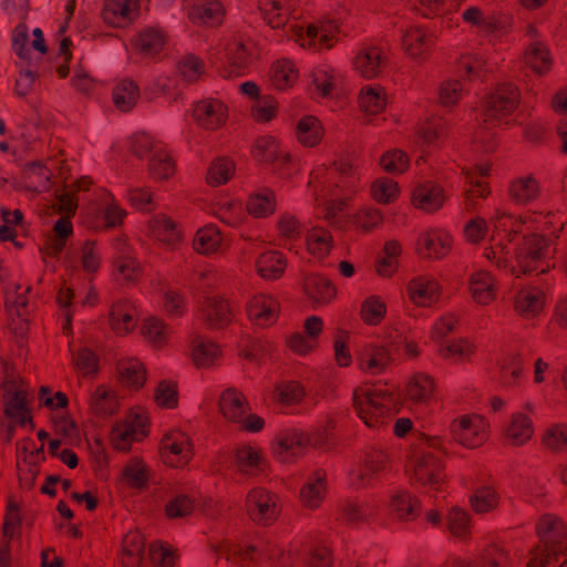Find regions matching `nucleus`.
<instances>
[{
  "mask_svg": "<svg viewBox=\"0 0 567 567\" xmlns=\"http://www.w3.org/2000/svg\"><path fill=\"white\" fill-rule=\"evenodd\" d=\"M279 313V303L271 296L259 293L247 303V315L251 322L260 327L272 324Z\"/></svg>",
  "mask_w": 567,
  "mask_h": 567,
  "instance_id": "22",
  "label": "nucleus"
},
{
  "mask_svg": "<svg viewBox=\"0 0 567 567\" xmlns=\"http://www.w3.org/2000/svg\"><path fill=\"white\" fill-rule=\"evenodd\" d=\"M288 37L290 40L298 43L301 48L320 50L322 48H331L333 45V38L330 37L326 30L320 29L316 24L291 25L289 28Z\"/></svg>",
  "mask_w": 567,
  "mask_h": 567,
  "instance_id": "20",
  "label": "nucleus"
},
{
  "mask_svg": "<svg viewBox=\"0 0 567 567\" xmlns=\"http://www.w3.org/2000/svg\"><path fill=\"white\" fill-rule=\"evenodd\" d=\"M535 427L532 417L524 412H514L504 431V439L508 445L520 447L533 439Z\"/></svg>",
  "mask_w": 567,
  "mask_h": 567,
  "instance_id": "23",
  "label": "nucleus"
},
{
  "mask_svg": "<svg viewBox=\"0 0 567 567\" xmlns=\"http://www.w3.org/2000/svg\"><path fill=\"white\" fill-rule=\"evenodd\" d=\"M540 443L551 454H566L567 424L554 423L547 426L542 434Z\"/></svg>",
  "mask_w": 567,
  "mask_h": 567,
  "instance_id": "47",
  "label": "nucleus"
},
{
  "mask_svg": "<svg viewBox=\"0 0 567 567\" xmlns=\"http://www.w3.org/2000/svg\"><path fill=\"white\" fill-rule=\"evenodd\" d=\"M476 352L477 344L470 338H455L439 348L441 358L456 362L471 361Z\"/></svg>",
  "mask_w": 567,
  "mask_h": 567,
  "instance_id": "36",
  "label": "nucleus"
},
{
  "mask_svg": "<svg viewBox=\"0 0 567 567\" xmlns=\"http://www.w3.org/2000/svg\"><path fill=\"white\" fill-rule=\"evenodd\" d=\"M551 252L550 240L538 234L523 237L516 246V261L519 262L524 275L532 272L545 274L553 266L548 261Z\"/></svg>",
  "mask_w": 567,
  "mask_h": 567,
  "instance_id": "3",
  "label": "nucleus"
},
{
  "mask_svg": "<svg viewBox=\"0 0 567 567\" xmlns=\"http://www.w3.org/2000/svg\"><path fill=\"white\" fill-rule=\"evenodd\" d=\"M287 267L286 258L279 251L262 252L256 260V270L258 275L266 280H276L280 278Z\"/></svg>",
  "mask_w": 567,
  "mask_h": 567,
  "instance_id": "39",
  "label": "nucleus"
},
{
  "mask_svg": "<svg viewBox=\"0 0 567 567\" xmlns=\"http://www.w3.org/2000/svg\"><path fill=\"white\" fill-rule=\"evenodd\" d=\"M148 478V468L138 457L131 458L123 467L122 481L128 487L143 489L146 487Z\"/></svg>",
  "mask_w": 567,
  "mask_h": 567,
  "instance_id": "53",
  "label": "nucleus"
},
{
  "mask_svg": "<svg viewBox=\"0 0 567 567\" xmlns=\"http://www.w3.org/2000/svg\"><path fill=\"white\" fill-rule=\"evenodd\" d=\"M464 85L461 81L444 80L437 87V102L443 109L453 110L464 95Z\"/></svg>",
  "mask_w": 567,
  "mask_h": 567,
  "instance_id": "56",
  "label": "nucleus"
},
{
  "mask_svg": "<svg viewBox=\"0 0 567 567\" xmlns=\"http://www.w3.org/2000/svg\"><path fill=\"white\" fill-rule=\"evenodd\" d=\"M118 381L126 388L138 390L146 382V369L137 359H124L117 363Z\"/></svg>",
  "mask_w": 567,
  "mask_h": 567,
  "instance_id": "38",
  "label": "nucleus"
},
{
  "mask_svg": "<svg viewBox=\"0 0 567 567\" xmlns=\"http://www.w3.org/2000/svg\"><path fill=\"white\" fill-rule=\"evenodd\" d=\"M166 43V37L157 29H147L138 34L135 41L137 51L145 56L161 52Z\"/></svg>",
  "mask_w": 567,
  "mask_h": 567,
  "instance_id": "57",
  "label": "nucleus"
},
{
  "mask_svg": "<svg viewBox=\"0 0 567 567\" xmlns=\"http://www.w3.org/2000/svg\"><path fill=\"white\" fill-rule=\"evenodd\" d=\"M246 509L254 522L264 526L272 525L281 512L279 497L264 487H254L248 492Z\"/></svg>",
  "mask_w": 567,
  "mask_h": 567,
  "instance_id": "5",
  "label": "nucleus"
},
{
  "mask_svg": "<svg viewBox=\"0 0 567 567\" xmlns=\"http://www.w3.org/2000/svg\"><path fill=\"white\" fill-rule=\"evenodd\" d=\"M136 322L137 311L131 302L121 300L111 307L110 324L117 336H126L133 331Z\"/></svg>",
  "mask_w": 567,
  "mask_h": 567,
  "instance_id": "30",
  "label": "nucleus"
},
{
  "mask_svg": "<svg viewBox=\"0 0 567 567\" xmlns=\"http://www.w3.org/2000/svg\"><path fill=\"white\" fill-rule=\"evenodd\" d=\"M140 99V89L131 80L121 81L113 90V102L121 112L131 111Z\"/></svg>",
  "mask_w": 567,
  "mask_h": 567,
  "instance_id": "54",
  "label": "nucleus"
},
{
  "mask_svg": "<svg viewBox=\"0 0 567 567\" xmlns=\"http://www.w3.org/2000/svg\"><path fill=\"white\" fill-rule=\"evenodd\" d=\"M449 431L455 443L468 450L482 446L487 439L486 422L478 414H464L453 419Z\"/></svg>",
  "mask_w": 567,
  "mask_h": 567,
  "instance_id": "4",
  "label": "nucleus"
},
{
  "mask_svg": "<svg viewBox=\"0 0 567 567\" xmlns=\"http://www.w3.org/2000/svg\"><path fill=\"white\" fill-rule=\"evenodd\" d=\"M236 173L235 162L226 156L216 157L212 161L206 173V183L212 187H219L227 184Z\"/></svg>",
  "mask_w": 567,
  "mask_h": 567,
  "instance_id": "45",
  "label": "nucleus"
},
{
  "mask_svg": "<svg viewBox=\"0 0 567 567\" xmlns=\"http://www.w3.org/2000/svg\"><path fill=\"white\" fill-rule=\"evenodd\" d=\"M147 417L142 413H131L111 431V443L120 452H127L133 442L147 435Z\"/></svg>",
  "mask_w": 567,
  "mask_h": 567,
  "instance_id": "7",
  "label": "nucleus"
},
{
  "mask_svg": "<svg viewBox=\"0 0 567 567\" xmlns=\"http://www.w3.org/2000/svg\"><path fill=\"white\" fill-rule=\"evenodd\" d=\"M193 117L198 127L208 132H215L226 124L228 109L219 100L205 99L195 104Z\"/></svg>",
  "mask_w": 567,
  "mask_h": 567,
  "instance_id": "15",
  "label": "nucleus"
},
{
  "mask_svg": "<svg viewBox=\"0 0 567 567\" xmlns=\"http://www.w3.org/2000/svg\"><path fill=\"white\" fill-rule=\"evenodd\" d=\"M545 306L546 293L538 286H523L513 297V310L525 320H533L540 316Z\"/></svg>",
  "mask_w": 567,
  "mask_h": 567,
  "instance_id": "14",
  "label": "nucleus"
},
{
  "mask_svg": "<svg viewBox=\"0 0 567 567\" xmlns=\"http://www.w3.org/2000/svg\"><path fill=\"white\" fill-rule=\"evenodd\" d=\"M327 494V473L323 470L312 472L302 485L299 499L307 509H318Z\"/></svg>",
  "mask_w": 567,
  "mask_h": 567,
  "instance_id": "21",
  "label": "nucleus"
},
{
  "mask_svg": "<svg viewBox=\"0 0 567 567\" xmlns=\"http://www.w3.org/2000/svg\"><path fill=\"white\" fill-rule=\"evenodd\" d=\"M445 200L446 196L443 187L433 182H425L415 186L411 195L412 206L425 213L439 210Z\"/></svg>",
  "mask_w": 567,
  "mask_h": 567,
  "instance_id": "19",
  "label": "nucleus"
},
{
  "mask_svg": "<svg viewBox=\"0 0 567 567\" xmlns=\"http://www.w3.org/2000/svg\"><path fill=\"white\" fill-rule=\"evenodd\" d=\"M370 194L377 203L389 205L398 199L400 195V188L395 181L388 177H382L375 179L371 184Z\"/></svg>",
  "mask_w": 567,
  "mask_h": 567,
  "instance_id": "60",
  "label": "nucleus"
},
{
  "mask_svg": "<svg viewBox=\"0 0 567 567\" xmlns=\"http://www.w3.org/2000/svg\"><path fill=\"white\" fill-rule=\"evenodd\" d=\"M145 540L138 530L128 532L122 542V563L125 567H140L143 560Z\"/></svg>",
  "mask_w": 567,
  "mask_h": 567,
  "instance_id": "41",
  "label": "nucleus"
},
{
  "mask_svg": "<svg viewBox=\"0 0 567 567\" xmlns=\"http://www.w3.org/2000/svg\"><path fill=\"white\" fill-rule=\"evenodd\" d=\"M161 451L165 463L172 467H184L193 457L189 436L178 430L169 431L163 436Z\"/></svg>",
  "mask_w": 567,
  "mask_h": 567,
  "instance_id": "11",
  "label": "nucleus"
},
{
  "mask_svg": "<svg viewBox=\"0 0 567 567\" xmlns=\"http://www.w3.org/2000/svg\"><path fill=\"white\" fill-rule=\"evenodd\" d=\"M266 22L274 29L286 24L289 18L288 0H258Z\"/></svg>",
  "mask_w": 567,
  "mask_h": 567,
  "instance_id": "50",
  "label": "nucleus"
},
{
  "mask_svg": "<svg viewBox=\"0 0 567 567\" xmlns=\"http://www.w3.org/2000/svg\"><path fill=\"white\" fill-rule=\"evenodd\" d=\"M141 332L144 339L153 348L157 349L167 346L171 337L169 327L162 319L156 317L145 319L142 323Z\"/></svg>",
  "mask_w": 567,
  "mask_h": 567,
  "instance_id": "46",
  "label": "nucleus"
},
{
  "mask_svg": "<svg viewBox=\"0 0 567 567\" xmlns=\"http://www.w3.org/2000/svg\"><path fill=\"white\" fill-rule=\"evenodd\" d=\"M442 285L430 275H419L410 279L406 284L408 299L417 308H431L436 305L442 297Z\"/></svg>",
  "mask_w": 567,
  "mask_h": 567,
  "instance_id": "10",
  "label": "nucleus"
},
{
  "mask_svg": "<svg viewBox=\"0 0 567 567\" xmlns=\"http://www.w3.org/2000/svg\"><path fill=\"white\" fill-rule=\"evenodd\" d=\"M138 0H105L102 10L103 21L115 28H123L132 21V13L137 10Z\"/></svg>",
  "mask_w": 567,
  "mask_h": 567,
  "instance_id": "29",
  "label": "nucleus"
},
{
  "mask_svg": "<svg viewBox=\"0 0 567 567\" xmlns=\"http://www.w3.org/2000/svg\"><path fill=\"white\" fill-rule=\"evenodd\" d=\"M176 164L164 150H157L148 161V173L153 179L164 182L175 175Z\"/></svg>",
  "mask_w": 567,
  "mask_h": 567,
  "instance_id": "51",
  "label": "nucleus"
},
{
  "mask_svg": "<svg viewBox=\"0 0 567 567\" xmlns=\"http://www.w3.org/2000/svg\"><path fill=\"white\" fill-rule=\"evenodd\" d=\"M25 400L27 393L23 390L16 389L14 383L11 382L7 391L4 413L7 416L16 419L21 425L31 422Z\"/></svg>",
  "mask_w": 567,
  "mask_h": 567,
  "instance_id": "40",
  "label": "nucleus"
},
{
  "mask_svg": "<svg viewBox=\"0 0 567 567\" xmlns=\"http://www.w3.org/2000/svg\"><path fill=\"white\" fill-rule=\"evenodd\" d=\"M392 393L381 389L358 386L352 393V406L367 427L379 430L391 417Z\"/></svg>",
  "mask_w": 567,
  "mask_h": 567,
  "instance_id": "1",
  "label": "nucleus"
},
{
  "mask_svg": "<svg viewBox=\"0 0 567 567\" xmlns=\"http://www.w3.org/2000/svg\"><path fill=\"white\" fill-rule=\"evenodd\" d=\"M384 55L377 47L359 50L353 59V69L362 78L372 80L380 75Z\"/></svg>",
  "mask_w": 567,
  "mask_h": 567,
  "instance_id": "28",
  "label": "nucleus"
},
{
  "mask_svg": "<svg viewBox=\"0 0 567 567\" xmlns=\"http://www.w3.org/2000/svg\"><path fill=\"white\" fill-rule=\"evenodd\" d=\"M218 410L226 421L237 424L243 431L258 433L265 426L262 417L250 413L246 395L235 388H227L220 393Z\"/></svg>",
  "mask_w": 567,
  "mask_h": 567,
  "instance_id": "2",
  "label": "nucleus"
},
{
  "mask_svg": "<svg viewBox=\"0 0 567 567\" xmlns=\"http://www.w3.org/2000/svg\"><path fill=\"white\" fill-rule=\"evenodd\" d=\"M519 104L518 89L513 84L498 85L485 99L484 122L495 124L511 115Z\"/></svg>",
  "mask_w": 567,
  "mask_h": 567,
  "instance_id": "6",
  "label": "nucleus"
},
{
  "mask_svg": "<svg viewBox=\"0 0 567 567\" xmlns=\"http://www.w3.org/2000/svg\"><path fill=\"white\" fill-rule=\"evenodd\" d=\"M298 79V71L292 61L282 59L277 61L271 69L272 85L279 90L292 86Z\"/></svg>",
  "mask_w": 567,
  "mask_h": 567,
  "instance_id": "58",
  "label": "nucleus"
},
{
  "mask_svg": "<svg viewBox=\"0 0 567 567\" xmlns=\"http://www.w3.org/2000/svg\"><path fill=\"white\" fill-rule=\"evenodd\" d=\"M435 391L434 379L423 372L414 373L404 389L405 400L414 405H426Z\"/></svg>",
  "mask_w": 567,
  "mask_h": 567,
  "instance_id": "27",
  "label": "nucleus"
},
{
  "mask_svg": "<svg viewBox=\"0 0 567 567\" xmlns=\"http://www.w3.org/2000/svg\"><path fill=\"white\" fill-rule=\"evenodd\" d=\"M432 43V35L426 30L416 25L406 29L402 38L404 52L415 61L426 59Z\"/></svg>",
  "mask_w": 567,
  "mask_h": 567,
  "instance_id": "26",
  "label": "nucleus"
},
{
  "mask_svg": "<svg viewBox=\"0 0 567 567\" xmlns=\"http://www.w3.org/2000/svg\"><path fill=\"white\" fill-rule=\"evenodd\" d=\"M470 506L478 515H486L495 512L501 504V495L492 485L477 487L470 496Z\"/></svg>",
  "mask_w": 567,
  "mask_h": 567,
  "instance_id": "37",
  "label": "nucleus"
},
{
  "mask_svg": "<svg viewBox=\"0 0 567 567\" xmlns=\"http://www.w3.org/2000/svg\"><path fill=\"white\" fill-rule=\"evenodd\" d=\"M223 235L215 226L199 228L193 239V248L200 255L217 254L221 249Z\"/></svg>",
  "mask_w": 567,
  "mask_h": 567,
  "instance_id": "43",
  "label": "nucleus"
},
{
  "mask_svg": "<svg viewBox=\"0 0 567 567\" xmlns=\"http://www.w3.org/2000/svg\"><path fill=\"white\" fill-rule=\"evenodd\" d=\"M303 290L315 306L328 305L337 296V289L332 282L319 275L306 277Z\"/></svg>",
  "mask_w": 567,
  "mask_h": 567,
  "instance_id": "32",
  "label": "nucleus"
},
{
  "mask_svg": "<svg viewBox=\"0 0 567 567\" xmlns=\"http://www.w3.org/2000/svg\"><path fill=\"white\" fill-rule=\"evenodd\" d=\"M324 127L322 122L312 115L302 116L296 125V138L305 147L318 146L323 136Z\"/></svg>",
  "mask_w": 567,
  "mask_h": 567,
  "instance_id": "35",
  "label": "nucleus"
},
{
  "mask_svg": "<svg viewBox=\"0 0 567 567\" xmlns=\"http://www.w3.org/2000/svg\"><path fill=\"white\" fill-rule=\"evenodd\" d=\"M235 464L237 470L245 475H256L265 466L262 451L250 444H243L235 451Z\"/></svg>",
  "mask_w": 567,
  "mask_h": 567,
  "instance_id": "34",
  "label": "nucleus"
},
{
  "mask_svg": "<svg viewBox=\"0 0 567 567\" xmlns=\"http://www.w3.org/2000/svg\"><path fill=\"white\" fill-rule=\"evenodd\" d=\"M386 315V305L378 296H370L361 305L360 318L369 326H378Z\"/></svg>",
  "mask_w": 567,
  "mask_h": 567,
  "instance_id": "61",
  "label": "nucleus"
},
{
  "mask_svg": "<svg viewBox=\"0 0 567 567\" xmlns=\"http://www.w3.org/2000/svg\"><path fill=\"white\" fill-rule=\"evenodd\" d=\"M419 501L406 492L393 495L391 508L401 520H411L416 517Z\"/></svg>",
  "mask_w": 567,
  "mask_h": 567,
  "instance_id": "64",
  "label": "nucleus"
},
{
  "mask_svg": "<svg viewBox=\"0 0 567 567\" xmlns=\"http://www.w3.org/2000/svg\"><path fill=\"white\" fill-rule=\"evenodd\" d=\"M391 462V456L386 450L373 449L364 456L363 464L359 471L358 478L362 484H368L372 480L386 471Z\"/></svg>",
  "mask_w": 567,
  "mask_h": 567,
  "instance_id": "33",
  "label": "nucleus"
},
{
  "mask_svg": "<svg viewBox=\"0 0 567 567\" xmlns=\"http://www.w3.org/2000/svg\"><path fill=\"white\" fill-rule=\"evenodd\" d=\"M224 352L219 343L204 337L194 334L189 342V359L197 370H210L216 368L223 359Z\"/></svg>",
  "mask_w": 567,
  "mask_h": 567,
  "instance_id": "13",
  "label": "nucleus"
},
{
  "mask_svg": "<svg viewBox=\"0 0 567 567\" xmlns=\"http://www.w3.org/2000/svg\"><path fill=\"white\" fill-rule=\"evenodd\" d=\"M332 248V235L322 227H313L307 235V249L318 258L327 256Z\"/></svg>",
  "mask_w": 567,
  "mask_h": 567,
  "instance_id": "59",
  "label": "nucleus"
},
{
  "mask_svg": "<svg viewBox=\"0 0 567 567\" xmlns=\"http://www.w3.org/2000/svg\"><path fill=\"white\" fill-rule=\"evenodd\" d=\"M391 355L386 348L371 346L367 348L361 358V368L365 372L375 375L383 372L391 362Z\"/></svg>",
  "mask_w": 567,
  "mask_h": 567,
  "instance_id": "49",
  "label": "nucleus"
},
{
  "mask_svg": "<svg viewBox=\"0 0 567 567\" xmlns=\"http://www.w3.org/2000/svg\"><path fill=\"white\" fill-rule=\"evenodd\" d=\"M526 63L537 73H546L551 66L548 49L540 42L532 43L525 53Z\"/></svg>",
  "mask_w": 567,
  "mask_h": 567,
  "instance_id": "62",
  "label": "nucleus"
},
{
  "mask_svg": "<svg viewBox=\"0 0 567 567\" xmlns=\"http://www.w3.org/2000/svg\"><path fill=\"white\" fill-rule=\"evenodd\" d=\"M468 291L475 303L489 306L496 300V279L487 270H476L468 278Z\"/></svg>",
  "mask_w": 567,
  "mask_h": 567,
  "instance_id": "18",
  "label": "nucleus"
},
{
  "mask_svg": "<svg viewBox=\"0 0 567 567\" xmlns=\"http://www.w3.org/2000/svg\"><path fill=\"white\" fill-rule=\"evenodd\" d=\"M198 318L208 330L220 331L230 326L234 313L226 298L209 296L199 303Z\"/></svg>",
  "mask_w": 567,
  "mask_h": 567,
  "instance_id": "8",
  "label": "nucleus"
},
{
  "mask_svg": "<svg viewBox=\"0 0 567 567\" xmlns=\"http://www.w3.org/2000/svg\"><path fill=\"white\" fill-rule=\"evenodd\" d=\"M540 194V183L533 174L518 176L508 186L509 199L522 206L537 200Z\"/></svg>",
  "mask_w": 567,
  "mask_h": 567,
  "instance_id": "25",
  "label": "nucleus"
},
{
  "mask_svg": "<svg viewBox=\"0 0 567 567\" xmlns=\"http://www.w3.org/2000/svg\"><path fill=\"white\" fill-rule=\"evenodd\" d=\"M471 522L470 513L460 507H454L447 514L446 527L454 537L461 540H468L472 535Z\"/></svg>",
  "mask_w": 567,
  "mask_h": 567,
  "instance_id": "55",
  "label": "nucleus"
},
{
  "mask_svg": "<svg viewBox=\"0 0 567 567\" xmlns=\"http://www.w3.org/2000/svg\"><path fill=\"white\" fill-rule=\"evenodd\" d=\"M560 564H567L566 554L547 547H536L530 551L527 567H559Z\"/></svg>",
  "mask_w": 567,
  "mask_h": 567,
  "instance_id": "63",
  "label": "nucleus"
},
{
  "mask_svg": "<svg viewBox=\"0 0 567 567\" xmlns=\"http://www.w3.org/2000/svg\"><path fill=\"white\" fill-rule=\"evenodd\" d=\"M419 254L427 260H442L453 249V237L442 229H430L420 235Z\"/></svg>",
  "mask_w": 567,
  "mask_h": 567,
  "instance_id": "16",
  "label": "nucleus"
},
{
  "mask_svg": "<svg viewBox=\"0 0 567 567\" xmlns=\"http://www.w3.org/2000/svg\"><path fill=\"white\" fill-rule=\"evenodd\" d=\"M308 443L309 439L302 432L292 431L279 434L274 442V455L281 463H291Z\"/></svg>",
  "mask_w": 567,
  "mask_h": 567,
  "instance_id": "24",
  "label": "nucleus"
},
{
  "mask_svg": "<svg viewBox=\"0 0 567 567\" xmlns=\"http://www.w3.org/2000/svg\"><path fill=\"white\" fill-rule=\"evenodd\" d=\"M148 230L152 238L157 240L169 251L179 249L184 237L178 225L169 216L158 214L148 220Z\"/></svg>",
  "mask_w": 567,
  "mask_h": 567,
  "instance_id": "17",
  "label": "nucleus"
},
{
  "mask_svg": "<svg viewBox=\"0 0 567 567\" xmlns=\"http://www.w3.org/2000/svg\"><path fill=\"white\" fill-rule=\"evenodd\" d=\"M484 257L498 269L505 270L517 278L524 275L522 266L516 261V249L513 251L507 245L497 243L485 248Z\"/></svg>",
  "mask_w": 567,
  "mask_h": 567,
  "instance_id": "31",
  "label": "nucleus"
},
{
  "mask_svg": "<svg viewBox=\"0 0 567 567\" xmlns=\"http://www.w3.org/2000/svg\"><path fill=\"white\" fill-rule=\"evenodd\" d=\"M246 210L255 218H266L276 210V195L271 189H262L249 195Z\"/></svg>",
  "mask_w": 567,
  "mask_h": 567,
  "instance_id": "44",
  "label": "nucleus"
},
{
  "mask_svg": "<svg viewBox=\"0 0 567 567\" xmlns=\"http://www.w3.org/2000/svg\"><path fill=\"white\" fill-rule=\"evenodd\" d=\"M224 16L225 9L219 1H209L203 6L193 7L188 11V17L193 22L209 27L219 25Z\"/></svg>",
  "mask_w": 567,
  "mask_h": 567,
  "instance_id": "48",
  "label": "nucleus"
},
{
  "mask_svg": "<svg viewBox=\"0 0 567 567\" xmlns=\"http://www.w3.org/2000/svg\"><path fill=\"white\" fill-rule=\"evenodd\" d=\"M412 480L431 491H439L445 482L444 463L432 453L417 455L413 463Z\"/></svg>",
  "mask_w": 567,
  "mask_h": 567,
  "instance_id": "9",
  "label": "nucleus"
},
{
  "mask_svg": "<svg viewBox=\"0 0 567 567\" xmlns=\"http://www.w3.org/2000/svg\"><path fill=\"white\" fill-rule=\"evenodd\" d=\"M118 401L113 389L100 385L91 396V409L96 415L109 416L116 412Z\"/></svg>",
  "mask_w": 567,
  "mask_h": 567,
  "instance_id": "52",
  "label": "nucleus"
},
{
  "mask_svg": "<svg viewBox=\"0 0 567 567\" xmlns=\"http://www.w3.org/2000/svg\"><path fill=\"white\" fill-rule=\"evenodd\" d=\"M536 532L544 547L567 555V522L556 514H544L536 524Z\"/></svg>",
  "mask_w": 567,
  "mask_h": 567,
  "instance_id": "12",
  "label": "nucleus"
},
{
  "mask_svg": "<svg viewBox=\"0 0 567 567\" xmlns=\"http://www.w3.org/2000/svg\"><path fill=\"white\" fill-rule=\"evenodd\" d=\"M359 109L367 115H378L385 110L386 93L379 85L364 86L358 96Z\"/></svg>",
  "mask_w": 567,
  "mask_h": 567,
  "instance_id": "42",
  "label": "nucleus"
}]
</instances>
